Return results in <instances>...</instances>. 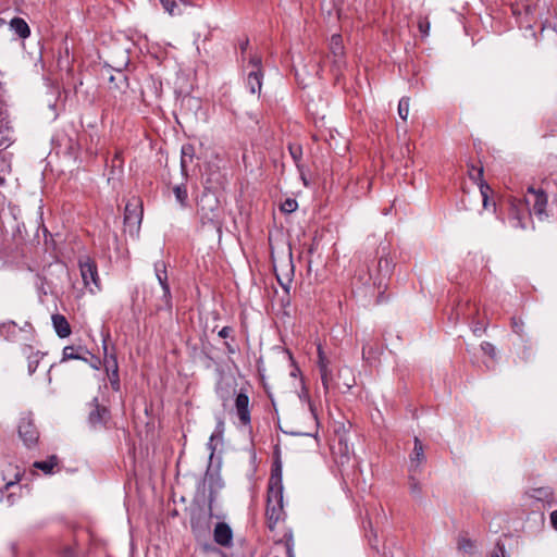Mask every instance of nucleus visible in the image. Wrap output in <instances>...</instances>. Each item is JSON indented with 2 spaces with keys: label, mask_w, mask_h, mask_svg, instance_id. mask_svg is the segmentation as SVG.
Wrapping results in <instances>:
<instances>
[{
  "label": "nucleus",
  "mask_w": 557,
  "mask_h": 557,
  "mask_svg": "<svg viewBox=\"0 0 557 557\" xmlns=\"http://www.w3.org/2000/svg\"><path fill=\"white\" fill-rule=\"evenodd\" d=\"M202 227L213 228L219 236L222 234L224 213L219 199L210 193H203L197 210Z\"/></svg>",
  "instance_id": "obj_1"
},
{
  "label": "nucleus",
  "mask_w": 557,
  "mask_h": 557,
  "mask_svg": "<svg viewBox=\"0 0 557 557\" xmlns=\"http://www.w3.org/2000/svg\"><path fill=\"white\" fill-rule=\"evenodd\" d=\"M265 516L270 530H273L276 523L284 516L283 485L280 475H271L268 488Z\"/></svg>",
  "instance_id": "obj_2"
},
{
  "label": "nucleus",
  "mask_w": 557,
  "mask_h": 557,
  "mask_svg": "<svg viewBox=\"0 0 557 557\" xmlns=\"http://www.w3.org/2000/svg\"><path fill=\"white\" fill-rule=\"evenodd\" d=\"M0 336L11 343H33L35 341V329L28 321L18 325L15 321L8 320L0 323Z\"/></svg>",
  "instance_id": "obj_3"
},
{
  "label": "nucleus",
  "mask_w": 557,
  "mask_h": 557,
  "mask_svg": "<svg viewBox=\"0 0 557 557\" xmlns=\"http://www.w3.org/2000/svg\"><path fill=\"white\" fill-rule=\"evenodd\" d=\"M156 277L161 287V295L157 298L153 304L157 311L160 310H172V295L169 285L168 272L165 262L160 260L154 263Z\"/></svg>",
  "instance_id": "obj_4"
},
{
  "label": "nucleus",
  "mask_w": 557,
  "mask_h": 557,
  "mask_svg": "<svg viewBox=\"0 0 557 557\" xmlns=\"http://www.w3.org/2000/svg\"><path fill=\"white\" fill-rule=\"evenodd\" d=\"M508 223L511 227L527 230L528 222L531 221V209L522 198H511L508 206Z\"/></svg>",
  "instance_id": "obj_5"
},
{
  "label": "nucleus",
  "mask_w": 557,
  "mask_h": 557,
  "mask_svg": "<svg viewBox=\"0 0 557 557\" xmlns=\"http://www.w3.org/2000/svg\"><path fill=\"white\" fill-rule=\"evenodd\" d=\"M17 432L24 445L33 448L39 440V431L30 412L23 413L18 420Z\"/></svg>",
  "instance_id": "obj_6"
},
{
  "label": "nucleus",
  "mask_w": 557,
  "mask_h": 557,
  "mask_svg": "<svg viewBox=\"0 0 557 557\" xmlns=\"http://www.w3.org/2000/svg\"><path fill=\"white\" fill-rule=\"evenodd\" d=\"M111 422V413L107 406L95 398L89 404L88 424L95 431L107 430Z\"/></svg>",
  "instance_id": "obj_7"
},
{
  "label": "nucleus",
  "mask_w": 557,
  "mask_h": 557,
  "mask_svg": "<svg viewBox=\"0 0 557 557\" xmlns=\"http://www.w3.org/2000/svg\"><path fill=\"white\" fill-rule=\"evenodd\" d=\"M78 265L85 287L92 294L99 292L101 286L96 262L85 256L79 259Z\"/></svg>",
  "instance_id": "obj_8"
},
{
  "label": "nucleus",
  "mask_w": 557,
  "mask_h": 557,
  "mask_svg": "<svg viewBox=\"0 0 557 557\" xmlns=\"http://www.w3.org/2000/svg\"><path fill=\"white\" fill-rule=\"evenodd\" d=\"M522 199L528 203V209L532 207L531 213L533 212L539 220H544L548 216L546 212L547 195L542 189H535L530 186Z\"/></svg>",
  "instance_id": "obj_9"
},
{
  "label": "nucleus",
  "mask_w": 557,
  "mask_h": 557,
  "mask_svg": "<svg viewBox=\"0 0 557 557\" xmlns=\"http://www.w3.org/2000/svg\"><path fill=\"white\" fill-rule=\"evenodd\" d=\"M143 220L141 202L133 198L125 206L124 224L131 232L138 231Z\"/></svg>",
  "instance_id": "obj_10"
},
{
  "label": "nucleus",
  "mask_w": 557,
  "mask_h": 557,
  "mask_svg": "<svg viewBox=\"0 0 557 557\" xmlns=\"http://www.w3.org/2000/svg\"><path fill=\"white\" fill-rule=\"evenodd\" d=\"M13 129L10 125L8 111L4 102L0 99V148L8 147L12 143ZM0 164L4 165V160L0 158Z\"/></svg>",
  "instance_id": "obj_11"
},
{
  "label": "nucleus",
  "mask_w": 557,
  "mask_h": 557,
  "mask_svg": "<svg viewBox=\"0 0 557 557\" xmlns=\"http://www.w3.org/2000/svg\"><path fill=\"white\" fill-rule=\"evenodd\" d=\"M190 528L196 539L205 537L210 532V516L202 511L194 512L190 518Z\"/></svg>",
  "instance_id": "obj_12"
},
{
  "label": "nucleus",
  "mask_w": 557,
  "mask_h": 557,
  "mask_svg": "<svg viewBox=\"0 0 557 557\" xmlns=\"http://www.w3.org/2000/svg\"><path fill=\"white\" fill-rule=\"evenodd\" d=\"M330 361L325 356L322 347L318 346V368L321 376V383L324 389V393L327 394L331 388L332 383V371L329 368Z\"/></svg>",
  "instance_id": "obj_13"
},
{
  "label": "nucleus",
  "mask_w": 557,
  "mask_h": 557,
  "mask_svg": "<svg viewBox=\"0 0 557 557\" xmlns=\"http://www.w3.org/2000/svg\"><path fill=\"white\" fill-rule=\"evenodd\" d=\"M235 411L243 425H249L251 422L249 396L240 391L235 398Z\"/></svg>",
  "instance_id": "obj_14"
},
{
  "label": "nucleus",
  "mask_w": 557,
  "mask_h": 557,
  "mask_svg": "<svg viewBox=\"0 0 557 557\" xmlns=\"http://www.w3.org/2000/svg\"><path fill=\"white\" fill-rule=\"evenodd\" d=\"M330 52L333 58V64L341 69L344 64L345 50L343 38L339 34H334L330 40Z\"/></svg>",
  "instance_id": "obj_15"
},
{
  "label": "nucleus",
  "mask_w": 557,
  "mask_h": 557,
  "mask_svg": "<svg viewBox=\"0 0 557 557\" xmlns=\"http://www.w3.org/2000/svg\"><path fill=\"white\" fill-rule=\"evenodd\" d=\"M214 542L223 547H230L233 543V531L225 522H218L213 531Z\"/></svg>",
  "instance_id": "obj_16"
},
{
  "label": "nucleus",
  "mask_w": 557,
  "mask_h": 557,
  "mask_svg": "<svg viewBox=\"0 0 557 557\" xmlns=\"http://www.w3.org/2000/svg\"><path fill=\"white\" fill-rule=\"evenodd\" d=\"M22 354L27 358L28 363V373L33 374L38 368V364L40 362V359L42 358L44 354H41L39 350H34V346L32 343H25L21 347Z\"/></svg>",
  "instance_id": "obj_17"
},
{
  "label": "nucleus",
  "mask_w": 557,
  "mask_h": 557,
  "mask_svg": "<svg viewBox=\"0 0 557 557\" xmlns=\"http://www.w3.org/2000/svg\"><path fill=\"white\" fill-rule=\"evenodd\" d=\"M58 456L51 455L46 460L35 461L33 468L42 471L46 475H51L60 470Z\"/></svg>",
  "instance_id": "obj_18"
},
{
  "label": "nucleus",
  "mask_w": 557,
  "mask_h": 557,
  "mask_svg": "<svg viewBox=\"0 0 557 557\" xmlns=\"http://www.w3.org/2000/svg\"><path fill=\"white\" fill-rule=\"evenodd\" d=\"M163 9L172 16L181 15L191 3L189 0H160Z\"/></svg>",
  "instance_id": "obj_19"
},
{
  "label": "nucleus",
  "mask_w": 557,
  "mask_h": 557,
  "mask_svg": "<svg viewBox=\"0 0 557 557\" xmlns=\"http://www.w3.org/2000/svg\"><path fill=\"white\" fill-rule=\"evenodd\" d=\"M263 71L250 70L247 74L246 85L251 94H259L262 87Z\"/></svg>",
  "instance_id": "obj_20"
},
{
  "label": "nucleus",
  "mask_w": 557,
  "mask_h": 557,
  "mask_svg": "<svg viewBox=\"0 0 557 557\" xmlns=\"http://www.w3.org/2000/svg\"><path fill=\"white\" fill-rule=\"evenodd\" d=\"M547 5L548 3L546 0H543L542 3L541 1H537L535 3L524 2L521 5L517 4L516 7H512V13L515 15H521L523 12L525 16H529L533 15L537 11V9H544Z\"/></svg>",
  "instance_id": "obj_21"
},
{
  "label": "nucleus",
  "mask_w": 557,
  "mask_h": 557,
  "mask_svg": "<svg viewBox=\"0 0 557 557\" xmlns=\"http://www.w3.org/2000/svg\"><path fill=\"white\" fill-rule=\"evenodd\" d=\"M51 319L55 333L58 334L59 337L65 338L70 336L71 326L64 315L57 313L53 314Z\"/></svg>",
  "instance_id": "obj_22"
},
{
  "label": "nucleus",
  "mask_w": 557,
  "mask_h": 557,
  "mask_svg": "<svg viewBox=\"0 0 557 557\" xmlns=\"http://www.w3.org/2000/svg\"><path fill=\"white\" fill-rule=\"evenodd\" d=\"M530 496L539 502L546 503L548 506L556 504L554 492L550 487L533 488Z\"/></svg>",
  "instance_id": "obj_23"
},
{
  "label": "nucleus",
  "mask_w": 557,
  "mask_h": 557,
  "mask_svg": "<svg viewBox=\"0 0 557 557\" xmlns=\"http://www.w3.org/2000/svg\"><path fill=\"white\" fill-rule=\"evenodd\" d=\"M10 29L20 38H27L30 35L28 24L22 17H13L9 23Z\"/></svg>",
  "instance_id": "obj_24"
},
{
  "label": "nucleus",
  "mask_w": 557,
  "mask_h": 557,
  "mask_svg": "<svg viewBox=\"0 0 557 557\" xmlns=\"http://www.w3.org/2000/svg\"><path fill=\"white\" fill-rule=\"evenodd\" d=\"M424 461H425V455H424L422 442L418 437H414V446H413V450L410 455L411 469L418 468Z\"/></svg>",
  "instance_id": "obj_25"
},
{
  "label": "nucleus",
  "mask_w": 557,
  "mask_h": 557,
  "mask_svg": "<svg viewBox=\"0 0 557 557\" xmlns=\"http://www.w3.org/2000/svg\"><path fill=\"white\" fill-rule=\"evenodd\" d=\"M456 313H457V317L462 315V318L465 320L469 321V320H473L478 315L479 308L475 304H471L470 301H467L465 304L458 305Z\"/></svg>",
  "instance_id": "obj_26"
},
{
  "label": "nucleus",
  "mask_w": 557,
  "mask_h": 557,
  "mask_svg": "<svg viewBox=\"0 0 557 557\" xmlns=\"http://www.w3.org/2000/svg\"><path fill=\"white\" fill-rule=\"evenodd\" d=\"M277 547L282 546L286 557H295L294 553V537L290 532L285 533L283 539L275 543Z\"/></svg>",
  "instance_id": "obj_27"
},
{
  "label": "nucleus",
  "mask_w": 557,
  "mask_h": 557,
  "mask_svg": "<svg viewBox=\"0 0 557 557\" xmlns=\"http://www.w3.org/2000/svg\"><path fill=\"white\" fill-rule=\"evenodd\" d=\"M173 193L181 207L186 208L188 206V193L186 186L184 184L176 185L173 188Z\"/></svg>",
  "instance_id": "obj_28"
},
{
  "label": "nucleus",
  "mask_w": 557,
  "mask_h": 557,
  "mask_svg": "<svg viewBox=\"0 0 557 557\" xmlns=\"http://www.w3.org/2000/svg\"><path fill=\"white\" fill-rule=\"evenodd\" d=\"M79 348H76L75 346H65L63 348V352H62V362L63 361H67V360H76V359H83V360H86V358H83L81 357L78 354H77V350Z\"/></svg>",
  "instance_id": "obj_29"
},
{
  "label": "nucleus",
  "mask_w": 557,
  "mask_h": 557,
  "mask_svg": "<svg viewBox=\"0 0 557 557\" xmlns=\"http://www.w3.org/2000/svg\"><path fill=\"white\" fill-rule=\"evenodd\" d=\"M409 103L410 99L408 97H403L398 103V115L405 122L407 121L409 114Z\"/></svg>",
  "instance_id": "obj_30"
},
{
  "label": "nucleus",
  "mask_w": 557,
  "mask_h": 557,
  "mask_svg": "<svg viewBox=\"0 0 557 557\" xmlns=\"http://www.w3.org/2000/svg\"><path fill=\"white\" fill-rule=\"evenodd\" d=\"M104 367H106L107 372H110L111 370L119 369L116 357L113 354H108L106 346H104Z\"/></svg>",
  "instance_id": "obj_31"
},
{
  "label": "nucleus",
  "mask_w": 557,
  "mask_h": 557,
  "mask_svg": "<svg viewBox=\"0 0 557 557\" xmlns=\"http://www.w3.org/2000/svg\"><path fill=\"white\" fill-rule=\"evenodd\" d=\"M469 176L474 183H476L480 186V183L484 182L483 181V168L482 166L475 168L474 165H472L469 169Z\"/></svg>",
  "instance_id": "obj_32"
},
{
  "label": "nucleus",
  "mask_w": 557,
  "mask_h": 557,
  "mask_svg": "<svg viewBox=\"0 0 557 557\" xmlns=\"http://www.w3.org/2000/svg\"><path fill=\"white\" fill-rule=\"evenodd\" d=\"M298 208V203L295 199L287 198L282 205L281 210L285 213H292L296 211Z\"/></svg>",
  "instance_id": "obj_33"
},
{
  "label": "nucleus",
  "mask_w": 557,
  "mask_h": 557,
  "mask_svg": "<svg viewBox=\"0 0 557 557\" xmlns=\"http://www.w3.org/2000/svg\"><path fill=\"white\" fill-rule=\"evenodd\" d=\"M511 327L512 331L518 335H523L524 323L521 318L512 317L511 318Z\"/></svg>",
  "instance_id": "obj_34"
},
{
  "label": "nucleus",
  "mask_w": 557,
  "mask_h": 557,
  "mask_svg": "<svg viewBox=\"0 0 557 557\" xmlns=\"http://www.w3.org/2000/svg\"><path fill=\"white\" fill-rule=\"evenodd\" d=\"M418 28L423 37L429 36L430 22L428 17H420L418 21Z\"/></svg>",
  "instance_id": "obj_35"
},
{
  "label": "nucleus",
  "mask_w": 557,
  "mask_h": 557,
  "mask_svg": "<svg viewBox=\"0 0 557 557\" xmlns=\"http://www.w3.org/2000/svg\"><path fill=\"white\" fill-rule=\"evenodd\" d=\"M481 349L485 355L490 356L492 359L496 358V348L492 343L483 342L481 344Z\"/></svg>",
  "instance_id": "obj_36"
},
{
  "label": "nucleus",
  "mask_w": 557,
  "mask_h": 557,
  "mask_svg": "<svg viewBox=\"0 0 557 557\" xmlns=\"http://www.w3.org/2000/svg\"><path fill=\"white\" fill-rule=\"evenodd\" d=\"M480 191L483 198V207L486 209L488 206V194L491 191V188L485 182H481Z\"/></svg>",
  "instance_id": "obj_37"
},
{
  "label": "nucleus",
  "mask_w": 557,
  "mask_h": 557,
  "mask_svg": "<svg viewBox=\"0 0 557 557\" xmlns=\"http://www.w3.org/2000/svg\"><path fill=\"white\" fill-rule=\"evenodd\" d=\"M108 373H109V380H110L112 388L117 392L120 389L119 369L111 370Z\"/></svg>",
  "instance_id": "obj_38"
},
{
  "label": "nucleus",
  "mask_w": 557,
  "mask_h": 557,
  "mask_svg": "<svg viewBox=\"0 0 557 557\" xmlns=\"http://www.w3.org/2000/svg\"><path fill=\"white\" fill-rule=\"evenodd\" d=\"M289 153L294 161L298 162L302 156V148L299 145H289L288 147Z\"/></svg>",
  "instance_id": "obj_39"
},
{
  "label": "nucleus",
  "mask_w": 557,
  "mask_h": 557,
  "mask_svg": "<svg viewBox=\"0 0 557 557\" xmlns=\"http://www.w3.org/2000/svg\"><path fill=\"white\" fill-rule=\"evenodd\" d=\"M182 153H183V156H182V159H181V168H182L183 174L187 175V163H188V161L193 160V156L191 154H187L185 147H183Z\"/></svg>",
  "instance_id": "obj_40"
},
{
  "label": "nucleus",
  "mask_w": 557,
  "mask_h": 557,
  "mask_svg": "<svg viewBox=\"0 0 557 557\" xmlns=\"http://www.w3.org/2000/svg\"><path fill=\"white\" fill-rule=\"evenodd\" d=\"M519 359L523 362H529L532 359V349L528 345H523L519 352Z\"/></svg>",
  "instance_id": "obj_41"
},
{
  "label": "nucleus",
  "mask_w": 557,
  "mask_h": 557,
  "mask_svg": "<svg viewBox=\"0 0 557 557\" xmlns=\"http://www.w3.org/2000/svg\"><path fill=\"white\" fill-rule=\"evenodd\" d=\"M248 64L251 66V70H262V59L258 54L251 55Z\"/></svg>",
  "instance_id": "obj_42"
},
{
  "label": "nucleus",
  "mask_w": 557,
  "mask_h": 557,
  "mask_svg": "<svg viewBox=\"0 0 557 557\" xmlns=\"http://www.w3.org/2000/svg\"><path fill=\"white\" fill-rule=\"evenodd\" d=\"M491 557H506L505 545L498 541L492 552Z\"/></svg>",
  "instance_id": "obj_43"
},
{
  "label": "nucleus",
  "mask_w": 557,
  "mask_h": 557,
  "mask_svg": "<svg viewBox=\"0 0 557 557\" xmlns=\"http://www.w3.org/2000/svg\"><path fill=\"white\" fill-rule=\"evenodd\" d=\"M409 485L411 494L419 497L421 495V486L419 482L411 476Z\"/></svg>",
  "instance_id": "obj_44"
},
{
  "label": "nucleus",
  "mask_w": 557,
  "mask_h": 557,
  "mask_svg": "<svg viewBox=\"0 0 557 557\" xmlns=\"http://www.w3.org/2000/svg\"><path fill=\"white\" fill-rule=\"evenodd\" d=\"M458 547H459V549L468 552L473 548V543L471 540L462 537L458 542Z\"/></svg>",
  "instance_id": "obj_45"
},
{
  "label": "nucleus",
  "mask_w": 557,
  "mask_h": 557,
  "mask_svg": "<svg viewBox=\"0 0 557 557\" xmlns=\"http://www.w3.org/2000/svg\"><path fill=\"white\" fill-rule=\"evenodd\" d=\"M485 331H486V326H485L482 322L478 321V322L473 323V325H472V332H473L475 335L480 336V335H481L482 333H484Z\"/></svg>",
  "instance_id": "obj_46"
},
{
  "label": "nucleus",
  "mask_w": 557,
  "mask_h": 557,
  "mask_svg": "<svg viewBox=\"0 0 557 557\" xmlns=\"http://www.w3.org/2000/svg\"><path fill=\"white\" fill-rule=\"evenodd\" d=\"M234 333V330L233 327L231 326H224L222 327V330L219 332V336L222 337V338H227V337H231Z\"/></svg>",
  "instance_id": "obj_47"
},
{
  "label": "nucleus",
  "mask_w": 557,
  "mask_h": 557,
  "mask_svg": "<svg viewBox=\"0 0 557 557\" xmlns=\"http://www.w3.org/2000/svg\"><path fill=\"white\" fill-rule=\"evenodd\" d=\"M117 79H119V83L115 84V87L116 88H121L122 86H126L127 83H126V76L122 73V72H119L117 73Z\"/></svg>",
  "instance_id": "obj_48"
},
{
  "label": "nucleus",
  "mask_w": 557,
  "mask_h": 557,
  "mask_svg": "<svg viewBox=\"0 0 557 557\" xmlns=\"http://www.w3.org/2000/svg\"><path fill=\"white\" fill-rule=\"evenodd\" d=\"M224 345L230 355H234L238 351V347L236 345H233L228 342H225Z\"/></svg>",
  "instance_id": "obj_49"
},
{
  "label": "nucleus",
  "mask_w": 557,
  "mask_h": 557,
  "mask_svg": "<svg viewBox=\"0 0 557 557\" xmlns=\"http://www.w3.org/2000/svg\"><path fill=\"white\" fill-rule=\"evenodd\" d=\"M552 527L557 531V509L550 513Z\"/></svg>",
  "instance_id": "obj_50"
},
{
  "label": "nucleus",
  "mask_w": 557,
  "mask_h": 557,
  "mask_svg": "<svg viewBox=\"0 0 557 557\" xmlns=\"http://www.w3.org/2000/svg\"><path fill=\"white\" fill-rule=\"evenodd\" d=\"M223 431H224V422H223V420L219 419L218 425H216V435L221 436Z\"/></svg>",
  "instance_id": "obj_51"
},
{
  "label": "nucleus",
  "mask_w": 557,
  "mask_h": 557,
  "mask_svg": "<svg viewBox=\"0 0 557 557\" xmlns=\"http://www.w3.org/2000/svg\"><path fill=\"white\" fill-rule=\"evenodd\" d=\"M248 45H249L248 38H244L243 40L239 41V48H240L242 52L246 51Z\"/></svg>",
  "instance_id": "obj_52"
},
{
  "label": "nucleus",
  "mask_w": 557,
  "mask_h": 557,
  "mask_svg": "<svg viewBox=\"0 0 557 557\" xmlns=\"http://www.w3.org/2000/svg\"><path fill=\"white\" fill-rule=\"evenodd\" d=\"M5 184V176L0 174V186Z\"/></svg>",
  "instance_id": "obj_53"
},
{
  "label": "nucleus",
  "mask_w": 557,
  "mask_h": 557,
  "mask_svg": "<svg viewBox=\"0 0 557 557\" xmlns=\"http://www.w3.org/2000/svg\"><path fill=\"white\" fill-rule=\"evenodd\" d=\"M214 437H215V434H212L210 437V443H209L212 450H214V448L212 447L211 443L213 442Z\"/></svg>",
  "instance_id": "obj_54"
},
{
  "label": "nucleus",
  "mask_w": 557,
  "mask_h": 557,
  "mask_svg": "<svg viewBox=\"0 0 557 557\" xmlns=\"http://www.w3.org/2000/svg\"><path fill=\"white\" fill-rule=\"evenodd\" d=\"M369 542H370V545L372 546V548H374L376 550L379 549L377 545L375 543H373L371 540H369Z\"/></svg>",
  "instance_id": "obj_55"
},
{
  "label": "nucleus",
  "mask_w": 557,
  "mask_h": 557,
  "mask_svg": "<svg viewBox=\"0 0 557 557\" xmlns=\"http://www.w3.org/2000/svg\"><path fill=\"white\" fill-rule=\"evenodd\" d=\"M13 485V482H9L5 484V487L8 488L9 486Z\"/></svg>",
  "instance_id": "obj_56"
},
{
  "label": "nucleus",
  "mask_w": 557,
  "mask_h": 557,
  "mask_svg": "<svg viewBox=\"0 0 557 557\" xmlns=\"http://www.w3.org/2000/svg\"><path fill=\"white\" fill-rule=\"evenodd\" d=\"M115 81V77L114 76H111L110 77V82L113 83Z\"/></svg>",
  "instance_id": "obj_57"
},
{
  "label": "nucleus",
  "mask_w": 557,
  "mask_h": 557,
  "mask_svg": "<svg viewBox=\"0 0 557 557\" xmlns=\"http://www.w3.org/2000/svg\"><path fill=\"white\" fill-rule=\"evenodd\" d=\"M371 281V276L368 277V280L364 282V284H368Z\"/></svg>",
  "instance_id": "obj_58"
},
{
  "label": "nucleus",
  "mask_w": 557,
  "mask_h": 557,
  "mask_svg": "<svg viewBox=\"0 0 557 557\" xmlns=\"http://www.w3.org/2000/svg\"><path fill=\"white\" fill-rule=\"evenodd\" d=\"M545 28H546V26H545V24H543V26H542V33L545 30Z\"/></svg>",
  "instance_id": "obj_59"
},
{
  "label": "nucleus",
  "mask_w": 557,
  "mask_h": 557,
  "mask_svg": "<svg viewBox=\"0 0 557 557\" xmlns=\"http://www.w3.org/2000/svg\"><path fill=\"white\" fill-rule=\"evenodd\" d=\"M364 354H366V348L363 347L362 348V355L364 356Z\"/></svg>",
  "instance_id": "obj_60"
}]
</instances>
